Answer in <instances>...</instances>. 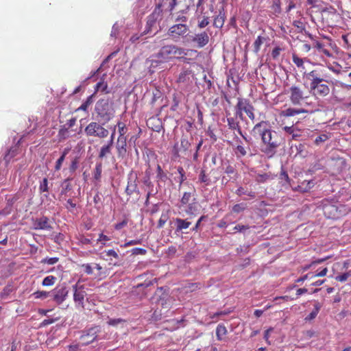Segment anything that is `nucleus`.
<instances>
[{
    "label": "nucleus",
    "instance_id": "obj_42",
    "mask_svg": "<svg viewBox=\"0 0 351 351\" xmlns=\"http://www.w3.org/2000/svg\"><path fill=\"white\" fill-rule=\"evenodd\" d=\"M81 267L83 268L84 273L88 275H90L93 272V268H92V266L90 265V264H88V263L82 264L81 265Z\"/></svg>",
    "mask_w": 351,
    "mask_h": 351
},
{
    "label": "nucleus",
    "instance_id": "obj_33",
    "mask_svg": "<svg viewBox=\"0 0 351 351\" xmlns=\"http://www.w3.org/2000/svg\"><path fill=\"white\" fill-rule=\"evenodd\" d=\"M92 103V96L88 97L86 100L77 108V110L86 111Z\"/></svg>",
    "mask_w": 351,
    "mask_h": 351
},
{
    "label": "nucleus",
    "instance_id": "obj_29",
    "mask_svg": "<svg viewBox=\"0 0 351 351\" xmlns=\"http://www.w3.org/2000/svg\"><path fill=\"white\" fill-rule=\"evenodd\" d=\"M326 77V75H322L321 76V75L315 78L313 82H311L310 83V87H312V86H317V85H319V84H325L324 82H327L328 81L325 79Z\"/></svg>",
    "mask_w": 351,
    "mask_h": 351
},
{
    "label": "nucleus",
    "instance_id": "obj_45",
    "mask_svg": "<svg viewBox=\"0 0 351 351\" xmlns=\"http://www.w3.org/2000/svg\"><path fill=\"white\" fill-rule=\"evenodd\" d=\"M110 239L107 235L104 234L103 233L99 234V238L97 239V242H101L103 245H106V242L110 241Z\"/></svg>",
    "mask_w": 351,
    "mask_h": 351
},
{
    "label": "nucleus",
    "instance_id": "obj_19",
    "mask_svg": "<svg viewBox=\"0 0 351 351\" xmlns=\"http://www.w3.org/2000/svg\"><path fill=\"white\" fill-rule=\"evenodd\" d=\"M306 112H307V110L304 109H295L289 108L282 111V115L285 117H293L301 113Z\"/></svg>",
    "mask_w": 351,
    "mask_h": 351
},
{
    "label": "nucleus",
    "instance_id": "obj_58",
    "mask_svg": "<svg viewBox=\"0 0 351 351\" xmlns=\"http://www.w3.org/2000/svg\"><path fill=\"white\" fill-rule=\"evenodd\" d=\"M249 228L248 226H244V225H237L234 227L233 230L234 231H237V232H242V231H244L245 230H247Z\"/></svg>",
    "mask_w": 351,
    "mask_h": 351
},
{
    "label": "nucleus",
    "instance_id": "obj_26",
    "mask_svg": "<svg viewBox=\"0 0 351 351\" xmlns=\"http://www.w3.org/2000/svg\"><path fill=\"white\" fill-rule=\"evenodd\" d=\"M56 281V278L55 276H48L43 279L42 285L44 287L52 286L55 284Z\"/></svg>",
    "mask_w": 351,
    "mask_h": 351
},
{
    "label": "nucleus",
    "instance_id": "obj_59",
    "mask_svg": "<svg viewBox=\"0 0 351 351\" xmlns=\"http://www.w3.org/2000/svg\"><path fill=\"white\" fill-rule=\"evenodd\" d=\"M280 51L281 49L280 47H275L271 52V56L273 58L276 59L279 56Z\"/></svg>",
    "mask_w": 351,
    "mask_h": 351
},
{
    "label": "nucleus",
    "instance_id": "obj_14",
    "mask_svg": "<svg viewBox=\"0 0 351 351\" xmlns=\"http://www.w3.org/2000/svg\"><path fill=\"white\" fill-rule=\"evenodd\" d=\"M193 41L196 43L199 47H203L209 42L208 34L206 32L197 34L193 38Z\"/></svg>",
    "mask_w": 351,
    "mask_h": 351
},
{
    "label": "nucleus",
    "instance_id": "obj_15",
    "mask_svg": "<svg viewBox=\"0 0 351 351\" xmlns=\"http://www.w3.org/2000/svg\"><path fill=\"white\" fill-rule=\"evenodd\" d=\"M112 141H108L107 143L103 145L99 152L98 158L99 159H104L110 155L112 154Z\"/></svg>",
    "mask_w": 351,
    "mask_h": 351
},
{
    "label": "nucleus",
    "instance_id": "obj_51",
    "mask_svg": "<svg viewBox=\"0 0 351 351\" xmlns=\"http://www.w3.org/2000/svg\"><path fill=\"white\" fill-rule=\"evenodd\" d=\"M64 239V236L62 233H58L56 234L53 237V241L56 243L60 244Z\"/></svg>",
    "mask_w": 351,
    "mask_h": 351
},
{
    "label": "nucleus",
    "instance_id": "obj_20",
    "mask_svg": "<svg viewBox=\"0 0 351 351\" xmlns=\"http://www.w3.org/2000/svg\"><path fill=\"white\" fill-rule=\"evenodd\" d=\"M325 215H328V217L336 218L338 217V215L336 214L337 208L335 206L328 205L324 208Z\"/></svg>",
    "mask_w": 351,
    "mask_h": 351
},
{
    "label": "nucleus",
    "instance_id": "obj_41",
    "mask_svg": "<svg viewBox=\"0 0 351 351\" xmlns=\"http://www.w3.org/2000/svg\"><path fill=\"white\" fill-rule=\"evenodd\" d=\"M319 75H320V74L319 73L318 71L313 70L306 74V77L311 82H313L315 78L319 77Z\"/></svg>",
    "mask_w": 351,
    "mask_h": 351
},
{
    "label": "nucleus",
    "instance_id": "obj_4",
    "mask_svg": "<svg viewBox=\"0 0 351 351\" xmlns=\"http://www.w3.org/2000/svg\"><path fill=\"white\" fill-rule=\"evenodd\" d=\"M84 132L87 136L105 138L109 134V131L97 122H90L85 129Z\"/></svg>",
    "mask_w": 351,
    "mask_h": 351
},
{
    "label": "nucleus",
    "instance_id": "obj_10",
    "mask_svg": "<svg viewBox=\"0 0 351 351\" xmlns=\"http://www.w3.org/2000/svg\"><path fill=\"white\" fill-rule=\"evenodd\" d=\"M115 148L119 159H123L128 154L127 138L118 137L115 143Z\"/></svg>",
    "mask_w": 351,
    "mask_h": 351
},
{
    "label": "nucleus",
    "instance_id": "obj_47",
    "mask_svg": "<svg viewBox=\"0 0 351 351\" xmlns=\"http://www.w3.org/2000/svg\"><path fill=\"white\" fill-rule=\"evenodd\" d=\"M209 24V19L207 16H204V18L199 21L198 27L200 28H204Z\"/></svg>",
    "mask_w": 351,
    "mask_h": 351
},
{
    "label": "nucleus",
    "instance_id": "obj_43",
    "mask_svg": "<svg viewBox=\"0 0 351 351\" xmlns=\"http://www.w3.org/2000/svg\"><path fill=\"white\" fill-rule=\"evenodd\" d=\"M77 239L79 243L81 245H89L92 243L90 239L85 237L84 235H80Z\"/></svg>",
    "mask_w": 351,
    "mask_h": 351
},
{
    "label": "nucleus",
    "instance_id": "obj_64",
    "mask_svg": "<svg viewBox=\"0 0 351 351\" xmlns=\"http://www.w3.org/2000/svg\"><path fill=\"white\" fill-rule=\"evenodd\" d=\"M327 272H328V269L326 267H325L322 271L318 272L317 274L312 276L311 278L316 277V276H320V277L325 276L326 275Z\"/></svg>",
    "mask_w": 351,
    "mask_h": 351
},
{
    "label": "nucleus",
    "instance_id": "obj_39",
    "mask_svg": "<svg viewBox=\"0 0 351 351\" xmlns=\"http://www.w3.org/2000/svg\"><path fill=\"white\" fill-rule=\"evenodd\" d=\"M107 87L106 83H104L103 81L99 82L95 86V91L106 92Z\"/></svg>",
    "mask_w": 351,
    "mask_h": 351
},
{
    "label": "nucleus",
    "instance_id": "obj_49",
    "mask_svg": "<svg viewBox=\"0 0 351 351\" xmlns=\"http://www.w3.org/2000/svg\"><path fill=\"white\" fill-rule=\"evenodd\" d=\"M328 138V136L327 134H322L315 138V143L318 145L320 143L326 141Z\"/></svg>",
    "mask_w": 351,
    "mask_h": 351
},
{
    "label": "nucleus",
    "instance_id": "obj_62",
    "mask_svg": "<svg viewBox=\"0 0 351 351\" xmlns=\"http://www.w3.org/2000/svg\"><path fill=\"white\" fill-rule=\"evenodd\" d=\"M236 112H235V115L237 117H239L240 119L243 120V110H241L238 106H237V104L236 105Z\"/></svg>",
    "mask_w": 351,
    "mask_h": 351
},
{
    "label": "nucleus",
    "instance_id": "obj_1",
    "mask_svg": "<svg viewBox=\"0 0 351 351\" xmlns=\"http://www.w3.org/2000/svg\"><path fill=\"white\" fill-rule=\"evenodd\" d=\"M252 133L254 136L261 137V151L268 157H272L281 143V140L277 133L269 128V124L266 121H261L256 124L252 130Z\"/></svg>",
    "mask_w": 351,
    "mask_h": 351
},
{
    "label": "nucleus",
    "instance_id": "obj_16",
    "mask_svg": "<svg viewBox=\"0 0 351 351\" xmlns=\"http://www.w3.org/2000/svg\"><path fill=\"white\" fill-rule=\"evenodd\" d=\"M228 125L230 129L232 130H237L238 133L246 141H248L247 138L243 135L241 130L239 121H237L234 117L227 119Z\"/></svg>",
    "mask_w": 351,
    "mask_h": 351
},
{
    "label": "nucleus",
    "instance_id": "obj_3",
    "mask_svg": "<svg viewBox=\"0 0 351 351\" xmlns=\"http://www.w3.org/2000/svg\"><path fill=\"white\" fill-rule=\"evenodd\" d=\"M95 112L105 121H109L114 114V110L108 99H99L95 105Z\"/></svg>",
    "mask_w": 351,
    "mask_h": 351
},
{
    "label": "nucleus",
    "instance_id": "obj_5",
    "mask_svg": "<svg viewBox=\"0 0 351 351\" xmlns=\"http://www.w3.org/2000/svg\"><path fill=\"white\" fill-rule=\"evenodd\" d=\"M73 290L74 291L73 300L76 307L84 308V298L86 296V293L84 290V286L80 284V280L73 286Z\"/></svg>",
    "mask_w": 351,
    "mask_h": 351
},
{
    "label": "nucleus",
    "instance_id": "obj_32",
    "mask_svg": "<svg viewBox=\"0 0 351 351\" xmlns=\"http://www.w3.org/2000/svg\"><path fill=\"white\" fill-rule=\"evenodd\" d=\"M50 292L46 291H37L33 293L36 299H45L49 295Z\"/></svg>",
    "mask_w": 351,
    "mask_h": 351
},
{
    "label": "nucleus",
    "instance_id": "obj_8",
    "mask_svg": "<svg viewBox=\"0 0 351 351\" xmlns=\"http://www.w3.org/2000/svg\"><path fill=\"white\" fill-rule=\"evenodd\" d=\"M306 98H308V96H304V91L301 88L296 86L290 88V100L293 104L299 105Z\"/></svg>",
    "mask_w": 351,
    "mask_h": 351
},
{
    "label": "nucleus",
    "instance_id": "obj_24",
    "mask_svg": "<svg viewBox=\"0 0 351 351\" xmlns=\"http://www.w3.org/2000/svg\"><path fill=\"white\" fill-rule=\"evenodd\" d=\"M226 328L223 325H218L216 328V335L218 340H221L223 337L226 335Z\"/></svg>",
    "mask_w": 351,
    "mask_h": 351
},
{
    "label": "nucleus",
    "instance_id": "obj_18",
    "mask_svg": "<svg viewBox=\"0 0 351 351\" xmlns=\"http://www.w3.org/2000/svg\"><path fill=\"white\" fill-rule=\"evenodd\" d=\"M138 187L135 180H129L128 182L127 187L125 189V192L127 195H132L134 193L138 195Z\"/></svg>",
    "mask_w": 351,
    "mask_h": 351
},
{
    "label": "nucleus",
    "instance_id": "obj_57",
    "mask_svg": "<svg viewBox=\"0 0 351 351\" xmlns=\"http://www.w3.org/2000/svg\"><path fill=\"white\" fill-rule=\"evenodd\" d=\"M104 253H105L108 256H112L116 259L119 258L118 254L114 250H108L107 251H104Z\"/></svg>",
    "mask_w": 351,
    "mask_h": 351
},
{
    "label": "nucleus",
    "instance_id": "obj_40",
    "mask_svg": "<svg viewBox=\"0 0 351 351\" xmlns=\"http://www.w3.org/2000/svg\"><path fill=\"white\" fill-rule=\"evenodd\" d=\"M69 128H61L58 132V136L61 139H66L69 136Z\"/></svg>",
    "mask_w": 351,
    "mask_h": 351
},
{
    "label": "nucleus",
    "instance_id": "obj_37",
    "mask_svg": "<svg viewBox=\"0 0 351 351\" xmlns=\"http://www.w3.org/2000/svg\"><path fill=\"white\" fill-rule=\"evenodd\" d=\"M59 261V258L57 257H52V258H45L41 261L42 263L44 264H48V265H54L57 263Z\"/></svg>",
    "mask_w": 351,
    "mask_h": 351
},
{
    "label": "nucleus",
    "instance_id": "obj_17",
    "mask_svg": "<svg viewBox=\"0 0 351 351\" xmlns=\"http://www.w3.org/2000/svg\"><path fill=\"white\" fill-rule=\"evenodd\" d=\"M19 154V146L15 145L14 146L11 147L5 154L3 160L6 165L10 163L12 158L16 156Z\"/></svg>",
    "mask_w": 351,
    "mask_h": 351
},
{
    "label": "nucleus",
    "instance_id": "obj_31",
    "mask_svg": "<svg viewBox=\"0 0 351 351\" xmlns=\"http://www.w3.org/2000/svg\"><path fill=\"white\" fill-rule=\"evenodd\" d=\"M39 192H49L48 179L47 178H43V181L40 182L39 185Z\"/></svg>",
    "mask_w": 351,
    "mask_h": 351
},
{
    "label": "nucleus",
    "instance_id": "obj_38",
    "mask_svg": "<svg viewBox=\"0 0 351 351\" xmlns=\"http://www.w3.org/2000/svg\"><path fill=\"white\" fill-rule=\"evenodd\" d=\"M292 60H293V62H294V64L298 67H302V68L304 67V61H303V60L302 58H299L295 54H293Z\"/></svg>",
    "mask_w": 351,
    "mask_h": 351
},
{
    "label": "nucleus",
    "instance_id": "obj_36",
    "mask_svg": "<svg viewBox=\"0 0 351 351\" xmlns=\"http://www.w3.org/2000/svg\"><path fill=\"white\" fill-rule=\"evenodd\" d=\"M235 154L237 156H244L247 154V152L245 150V149L244 148V147H243L242 145H237L236 149H235Z\"/></svg>",
    "mask_w": 351,
    "mask_h": 351
},
{
    "label": "nucleus",
    "instance_id": "obj_35",
    "mask_svg": "<svg viewBox=\"0 0 351 351\" xmlns=\"http://www.w3.org/2000/svg\"><path fill=\"white\" fill-rule=\"evenodd\" d=\"M128 223V219L124 218L121 222L117 223L114 224V229L117 230H120L125 228Z\"/></svg>",
    "mask_w": 351,
    "mask_h": 351
},
{
    "label": "nucleus",
    "instance_id": "obj_50",
    "mask_svg": "<svg viewBox=\"0 0 351 351\" xmlns=\"http://www.w3.org/2000/svg\"><path fill=\"white\" fill-rule=\"evenodd\" d=\"M77 165H78V160L77 158H75L71 162V165H70V167H69V170L71 172H74L75 171V170L77 169Z\"/></svg>",
    "mask_w": 351,
    "mask_h": 351
},
{
    "label": "nucleus",
    "instance_id": "obj_25",
    "mask_svg": "<svg viewBox=\"0 0 351 351\" xmlns=\"http://www.w3.org/2000/svg\"><path fill=\"white\" fill-rule=\"evenodd\" d=\"M102 173V164L101 162H98L95 165V168L93 172L94 179L96 180H99L101 177Z\"/></svg>",
    "mask_w": 351,
    "mask_h": 351
},
{
    "label": "nucleus",
    "instance_id": "obj_44",
    "mask_svg": "<svg viewBox=\"0 0 351 351\" xmlns=\"http://www.w3.org/2000/svg\"><path fill=\"white\" fill-rule=\"evenodd\" d=\"M158 176L160 177V180H158V186H159V187H161L162 182H165L167 178L166 175L162 174L161 173V168L160 166H158Z\"/></svg>",
    "mask_w": 351,
    "mask_h": 351
},
{
    "label": "nucleus",
    "instance_id": "obj_27",
    "mask_svg": "<svg viewBox=\"0 0 351 351\" xmlns=\"http://www.w3.org/2000/svg\"><path fill=\"white\" fill-rule=\"evenodd\" d=\"M118 126V130H119V136L118 137H122L123 138H127L125 134L127 132V128L125 126V124L122 122H119L117 123Z\"/></svg>",
    "mask_w": 351,
    "mask_h": 351
},
{
    "label": "nucleus",
    "instance_id": "obj_30",
    "mask_svg": "<svg viewBox=\"0 0 351 351\" xmlns=\"http://www.w3.org/2000/svg\"><path fill=\"white\" fill-rule=\"evenodd\" d=\"M265 41V38L258 36L254 43V47L255 52H258L260 50L261 46Z\"/></svg>",
    "mask_w": 351,
    "mask_h": 351
},
{
    "label": "nucleus",
    "instance_id": "obj_28",
    "mask_svg": "<svg viewBox=\"0 0 351 351\" xmlns=\"http://www.w3.org/2000/svg\"><path fill=\"white\" fill-rule=\"evenodd\" d=\"M224 21V16L221 14H219L215 18L213 25L216 27L221 28L223 25Z\"/></svg>",
    "mask_w": 351,
    "mask_h": 351
},
{
    "label": "nucleus",
    "instance_id": "obj_60",
    "mask_svg": "<svg viewBox=\"0 0 351 351\" xmlns=\"http://www.w3.org/2000/svg\"><path fill=\"white\" fill-rule=\"evenodd\" d=\"M133 254H145L146 250L143 248L136 247L132 250Z\"/></svg>",
    "mask_w": 351,
    "mask_h": 351
},
{
    "label": "nucleus",
    "instance_id": "obj_23",
    "mask_svg": "<svg viewBox=\"0 0 351 351\" xmlns=\"http://www.w3.org/2000/svg\"><path fill=\"white\" fill-rule=\"evenodd\" d=\"M69 151V149H65L61 156L57 160L56 162V165H55V169L56 171H59L60 169H61V167H62V165L65 159V157L66 156V154H68Z\"/></svg>",
    "mask_w": 351,
    "mask_h": 351
},
{
    "label": "nucleus",
    "instance_id": "obj_22",
    "mask_svg": "<svg viewBox=\"0 0 351 351\" xmlns=\"http://www.w3.org/2000/svg\"><path fill=\"white\" fill-rule=\"evenodd\" d=\"M176 224L178 230H182L183 229H186L191 225V222L182 219H176Z\"/></svg>",
    "mask_w": 351,
    "mask_h": 351
},
{
    "label": "nucleus",
    "instance_id": "obj_13",
    "mask_svg": "<svg viewBox=\"0 0 351 351\" xmlns=\"http://www.w3.org/2000/svg\"><path fill=\"white\" fill-rule=\"evenodd\" d=\"M34 230H48L52 229V226L49 223V219L46 216H42L40 218H37L34 221L33 223Z\"/></svg>",
    "mask_w": 351,
    "mask_h": 351
},
{
    "label": "nucleus",
    "instance_id": "obj_56",
    "mask_svg": "<svg viewBox=\"0 0 351 351\" xmlns=\"http://www.w3.org/2000/svg\"><path fill=\"white\" fill-rule=\"evenodd\" d=\"M141 239L131 240V241H129L125 243V244L123 245V247H127L128 246L138 245V244L141 243Z\"/></svg>",
    "mask_w": 351,
    "mask_h": 351
},
{
    "label": "nucleus",
    "instance_id": "obj_6",
    "mask_svg": "<svg viewBox=\"0 0 351 351\" xmlns=\"http://www.w3.org/2000/svg\"><path fill=\"white\" fill-rule=\"evenodd\" d=\"M98 332L99 329L97 327H92L82 331V335L80 337L81 345L87 346L94 342L97 338Z\"/></svg>",
    "mask_w": 351,
    "mask_h": 351
},
{
    "label": "nucleus",
    "instance_id": "obj_55",
    "mask_svg": "<svg viewBox=\"0 0 351 351\" xmlns=\"http://www.w3.org/2000/svg\"><path fill=\"white\" fill-rule=\"evenodd\" d=\"M76 204L73 202L71 199H69L66 202V208L69 210L72 211L73 209L75 208Z\"/></svg>",
    "mask_w": 351,
    "mask_h": 351
},
{
    "label": "nucleus",
    "instance_id": "obj_7",
    "mask_svg": "<svg viewBox=\"0 0 351 351\" xmlns=\"http://www.w3.org/2000/svg\"><path fill=\"white\" fill-rule=\"evenodd\" d=\"M160 54L164 58H176L185 55L182 49L178 48L174 45L165 46L161 49Z\"/></svg>",
    "mask_w": 351,
    "mask_h": 351
},
{
    "label": "nucleus",
    "instance_id": "obj_12",
    "mask_svg": "<svg viewBox=\"0 0 351 351\" xmlns=\"http://www.w3.org/2000/svg\"><path fill=\"white\" fill-rule=\"evenodd\" d=\"M310 93L317 98L324 97L329 94L330 88L326 84H319L310 87Z\"/></svg>",
    "mask_w": 351,
    "mask_h": 351
},
{
    "label": "nucleus",
    "instance_id": "obj_48",
    "mask_svg": "<svg viewBox=\"0 0 351 351\" xmlns=\"http://www.w3.org/2000/svg\"><path fill=\"white\" fill-rule=\"evenodd\" d=\"M58 320L57 318L56 319H53V318H49V319H44L41 323H40V326L41 327H45V326H47L48 325H50L53 323H54L55 322H56Z\"/></svg>",
    "mask_w": 351,
    "mask_h": 351
},
{
    "label": "nucleus",
    "instance_id": "obj_61",
    "mask_svg": "<svg viewBox=\"0 0 351 351\" xmlns=\"http://www.w3.org/2000/svg\"><path fill=\"white\" fill-rule=\"evenodd\" d=\"M167 216L166 215H162V217H160V219H159L158 221V228H161L163 226V225L165 223V222L167 221Z\"/></svg>",
    "mask_w": 351,
    "mask_h": 351
},
{
    "label": "nucleus",
    "instance_id": "obj_34",
    "mask_svg": "<svg viewBox=\"0 0 351 351\" xmlns=\"http://www.w3.org/2000/svg\"><path fill=\"white\" fill-rule=\"evenodd\" d=\"M247 206L245 204L241 203L235 204L232 208V211L234 213H239L243 211L246 208Z\"/></svg>",
    "mask_w": 351,
    "mask_h": 351
},
{
    "label": "nucleus",
    "instance_id": "obj_53",
    "mask_svg": "<svg viewBox=\"0 0 351 351\" xmlns=\"http://www.w3.org/2000/svg\"><path fill=\"white\" fill-rule=\"evenodd\" d=\"M236 193L241 196L242 195H250V197H254V193H247V192L245 191H244V189L241 187L239 188L237 191H236Z\"/></svg>",
    "mask_w": 351,
    "mask_h": 351
},
{
    "label": "nucleus",
    "instance_id": "obj_54",
    "mask_svg": "<svg viewBox=\"0 0 351 351\" xmlns=\"http://www.w3.org/2000/svg\"><path fill=\"white\" fill-rule=\"evenodd\" d=\"M191 197V195L190 193H184L182 197V199H181L182 204H188Z\"/></svg>",
    "mask_w": 351,
    "mask_h": 351
},
{
    "label": "nucleus",
    "instance_id": "obj_46",
    "mask_svg": "<svg viewBox=\"0 0 351 351\" xmlns=\"http://www.w3.org/2000/svg\"><path fill=\"white\" fill-rule=\"evenodd\" d=\"M350 272H346L342 275L337 276L335 279L339 282H345L347 280L349 276H350Z\"/></svg>",
    "mask_w": 351,
    "mask_h": 351
},
{
    "label": "nucleus",
    "instance_id": "obj_21",
    "mask_svg": "<svg viewBox=\"0 0 351 351\" xmlns=\"http://www.w3.org/2000/svg\"><path fill=\"white\" fill-rule=\"evenodd\" d=\"M321 308H322V304L318 302H315L314 304L313 311L308 316L306 317L305 319L306 321H311V320L315 319L316 317V316L317 315Z\"/></svg>",
    "mask_w": 351,
    "mask_h": 351
},
{
    "label": "nucleus",
    "instance_id": "obj_9",
    "mask_svg": "<svg viewBox=\"0 0 351 351\" xmlns=\"http://www.w3.org/2000/svg\"><path fill=\"white\" fill-rule=\"evenodd\" d=\"M52 294L53 301L58 304H60L68 296L69 290L66 286H58L52 291Z\"/></svg>",
    "mask_w": 351,
    "mask_h": 351
},
{
    "label": "nucleus",
    "instance_id": "obj_2",
    "mask_svg": "<svg viewBox=\"0 0 351 351\" xmlns=\"http://www.w3.org/2000/svg\"><path fill=\"white\" fill-rule=\"evenodd\" d=\"M186 20L187 19L184 16L176 19V22L180 21L181 23H178L170 27L168 31V35L174 40L184 36L189 32V27L182 23L186 22Z\"/></svg>",
    "mask_w": 351,
    "mask_h": 351
},
{
    "label": "nucleus",
    "instance_id": "obj_52",
    "mask_svg": "<svg viewBox=\"0 0 351 351\" xmlns=\"http://www.w3.org/2000/svg\"><path fill=\"white\" fill-rule=\"evenodd\" d=\"M304 185H305V186L304 187V189L306 191V190L311 189L313 186L314 183L313 181L304 180V182H302V186H300V187L302 188L303 186H304Z\"/></svg>",
    "mask_w": 351,
    "mask_h": 351
},
{
    "label": "nucleus",
    "instance_id": "obj_63",
    "mask_svg": "<svg viewBox=\"0 0 351 351\" xmlns=\"http://www.w3.org/2000/svg\"><path fill=\"white\" fill-rule=\"evenodd\" d=\"M272 330H273V328H269L265 330V334H264V339H265V341L267 342L268 344H270L269 338V334Z\"/></svg>",
    "mask_w": 351,
    "mask_h": 351
},
{
    "label": "nucleus",
    "instance_id": "obj_11",
    "mask_svg": "<svg viewBox=\"0 0 351 351\" xmlns=\"http://www.w3.org/2000/svg\"><path fill=\"white\" fill-rule=\"evenodd\" d=\"M237 106L243 112H245L251 120H254V108L247 99L239 98Z\"/></svg>",
    "mask_w": 351,
    "mask_h": 351
}]
</instances>
